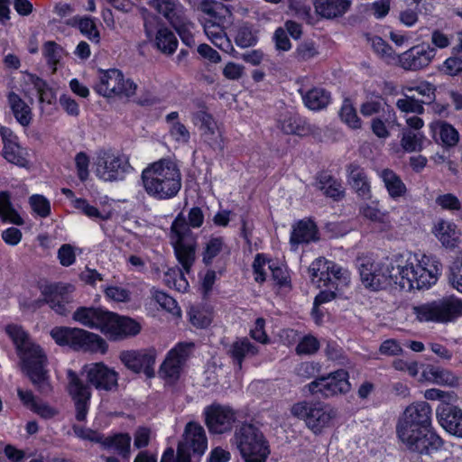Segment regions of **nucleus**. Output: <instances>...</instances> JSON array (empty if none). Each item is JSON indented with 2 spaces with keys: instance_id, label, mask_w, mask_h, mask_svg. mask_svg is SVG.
I'll return each instance as SVG.
<instances>
[{
  "instance_id": "37998d69",
  "label": "nucleus",
  "mask_w": 462,
  "mask_h": 462,
  "mask_svg": "<svg viewBox=\"0 0 462 462\" xmlns=\"http://www.w3.org/2000/svg\"><path fill=\"white\" fill-rule=\"evenodd\" d=\"M163 281L168 287L174 288L180 292H185L189 288L183 271L177 266L168 269L164 273Z\"/></svg>"
},
{
  "instance_id": "5701e85b",
  "label": "nucleus",
  "mask_w": 462,
  "mask_h": 462,
  "mask_svg": "<svg viewBox=\"0 0 462 462\" xmlns=\"http://www.w3.org/2000/svg\"><path fill=\"white\" fill-rule=\"evenodd\" d=\"M192 121L199 125L201 138L205 143L215 151L224 150L222 133L214 117L205 110H199L192 114Z\"/></svg>"
},
{
  "instance_id": "4c0bfd02",
  "label": "nucleus",
  "mask_w": 462,
  "mask_h": 462,
  "mask_svg": "<svg viewBox=\"0 0 462 462\" xmlns=\"http://www.w3.org/2000/svg\"><path fill=\"white\" fill-rule=\"evenodd\" d=\"M379 175L392 199H396L406 194L407 188L405 184L393 171L383 169Z\"/></svg>"
},
{
  "instance_id": "423d86ee",
  "label": "nucleus",
  "mask_w": 462,
  "mask_h": 462,
  "mask_svg": "<svg viewBox=\"0 0 462 462\" xmlns=\"http://www.w3.org/2000/svg\"><path fill=\"white\" fill-rule=\"evenodd\" d=\"M233 443L245 462H265L270 445L262 430L253 423L244 422L236 429Z\"/></svg>"
},
{
  "instance_id": "a211bd4d",
  "label": "nucleus",
  "mask_w": 462,
  "mask_h": 462,
  "mask_svg": "<svg viewBox=\"0 0 462 462\" xmlns=\"http://www.w3.org/2000/svg\"><path fill=\"white\" fill-rule=\"evenodd\" d=\"M157 352L154 348L124 350L119 354L122 364L135 374L143 373L146 377L155 375L154 364Z\"/></svg>"
},
{
  "instance_id": "6e6552de",
  "label": "nucleus",
  "mask_w": 462,
  "mask_h": 462,
  "mask_svg": "<svg viewBox=\"0 0 462 462\" xmlns=\"http://www.w3.org/2000/svg\"><path fill=\"white\" fill-rule=\"evenodd\" d=\"M412 313L420 322H453L462 317V300L454 295L445 296L413 306Z\"/></svg>"
},
{
  "instance_id": "603ef678",
  "label": "nucleus",
  "mask_w": 462,
  "mask_h": 462,
  "mask_svg": "<svg viewBox=\"0 0 462 462\" xmlns=\"http://www.w3.org/2000/svg\"><path fill=\"white\" fill-rule=\"evenodd\" d=\"M278 127L286 134H301L300 120L291 113H286L278 121Z\"/></svg>"
},
{
  "instance_id": "e2e57ef3",
  "label": "nucleus",
  "mask_w": 462,
  "mask_h": 462,
  "mask_svg": "<svg viewBox=\"0 0 462 462\" xmlns=\"http://www.w3.org/2000/svg\"><path fill=\"white\" fill-rule=\"evenodd\" d=\"M170 134L178 143H188L190 139V134L187 127L180 122H173L170 127Z\"/></svg>"
},
{
  "instance_id": "ddd939ff",
  "label": "nucleus",
  "mask_w": 462,
  "mask_h": 462,
  "mask_svg": "<svg viewBox=\"0 0 462 462\" xmlns=\"http://www.w3.org/2000/svg\"><path fill=\"white\" fill-rule=\"evenodd\" d=\"M95 90L105 97H132L135 94L137 85L131 79H125L121 70L110 69L100 70L98 82L94 87Z\"/></svg>"
},
{
  "instance_id": "f03ea898",
  "label": "nucleus",
  "mask_w": 462,
  "mask_h": 462,
  "mask_svg": "<svg viewBox=\"0 0 462 462\" xmlns=\"http://www.w3.org/2000/svg\"><path fill=\"white\" fill-rule=\"evenodd\" d=\"M5 332L15 346L23 373L40 393L50 394L52 392V386L46 368L48 358L43 349L34 343L29 334L19 325H7Z\"/></svg>"
},
{
  "instance_id": "ea45409f",
  "label": "nucleus",
  "mask_w": 462,
  "mask_h": 462,
  "mask_svg": "<svg viewBox=\"0 0 462 462\" xmlns=\"http://www.w3.org/2000/svg\"><path fill=\"white\" fill-rule=\"evenodd\" d=\"M305 106L311 110L325 108L330 102V93L321 88H313L302 94Z\"/></svg>"
},
{
  "instance_id": "aec40b11",
  "label": "nucleus",
  "mask_w": 462,
  "mask_h": 462,
  "mask_svg": "<svg viewBox=\"0 0 462 462\" xmlns=\"http://www.w3.org/2000/svg\"><path fill=\"white\" fill-rule=\"evenodd\" d=\"M436 53V49L430 44H418L399 54L397 64L405 70H420L432 62Z\"/></svg>"
},
{
  "instance_id": "a19ab883",
  "label": "nucleus",
  "mask_w": 462,
  "mask_h": 462,
  "mask_svg": "<svg viewBox=\"0 0 462 462\" xmlns=\"http://www.w3.org/2000/svg\"><path fill=\"white\" fill-rule=\"evenodd\" d=\"M66 24L72 27H79L80 32L88 37L90 41L95 42H99V32L92 18L74 16L66 21Z\"/></svg>"
},
{
  "instance_id": "c9c22d12",
  "label": "nucleus",
  "mask_w": 462,
  "mask_h": 462,
  "mask_svg": "<svg viewBox=\"0 0 462 462\" xmlns=\"http://www.w3.org/2000/svg\"><path fill=\"white\" fill-rule=\"evenodd\" d=\"M440 425L450 433L459 420H462V411L449 403H441L437 409Z\"/></svg>"
},
{
  "instance_id": "8fccbe9b",
  "label": "nucleus",
  "mask_w": 462,
  "mask_h": 462,
  "mask_svg": "<svg viewBox=\"0 0 462 462\" xmlns=\"http://www.w3.org/2000/svg\"><path fill=\"white\" fill-rule=\"evenodd\" d=\"M359 212L364 217L373 222L382 224L383 230H389L391 228V223L388 219L387 214L382 212L377 208L369 204H365L360 207Z\"/></svg>"
},
{
  "instance_id": "20e7f679",
  "label": "nucleus",
  "mask_w": 462,
  "mask_h": 462,
  "mask_svg": "<svg viewBox=\"0 0 462 462\" xmlns=\"http://www.w3.org/2000/svg\"><path fill=\"white\" fill-rule=\"evenodd\" d=\"M141 179L146 193L159 200L176 197L181 189L180 171L169 159H161L148 165L143 171Z\"/></svg>"
},
{
  "instance_id": "c03bdc74",
  "label": "nucleus",
  "mask_w": 462,
  "mask_h": 462,
  "mask_svg": "<svg viewBox=\"0 0 462 462\" xmlns=\"http://www.w3.org/2000/svg\"><path fill=\"white\" fill-rule=\"evenodd\" d=\"M130 443L131 437L129 434H117L106 438L102 442L105 448H114L124 458H128L130 456Z\"/></svg>"
},
{
  "instance_id": "7ed1b4c3",
  "label": "nucleus",
  "mask_w": 462,
  "mask_h": 462,
  "mask_svg": "<svg viewBox=\"0 0 462 462\" xmlns=\"http://www.w3.org/2000/svg\"><path fill=\"white\" fill-rule=\"evenodd\" d=\"M204 214L200 208L189 209L188 217L179 213L171 226V241L178 262L183 271L189 273L196 260L197 236L191 227L199 228L203 225Z\"/></svg>"
},
{
  "instance_id": "6e6d98bb",
  "label": "nucleus",
  "mask_w": 462,
  "mask_h": 462,
  "mask_svg": "<svg viewBox=\"0 0 462 462\" xmlns=\"http://www.w3.org/2000/svg\"><path fill=\"white\" fill-rule=\"evenodd\" d=\"M42 52L47 60L48 64L53 67V71L56 70V65L60 62L63 49L55 42L49 41L43 44Z\"/></svg>"
},
{
  "instance_id": "412c9836",
  "label": "nucleus",
  "mask_w": 462,
  "mask_h": 462,
  "mask_svg": "<svg viewBox=\"0 0 462 462\" xmlns=\"http://www.w3.org/2000/svg\"><path fill=\"white\" fill-rule=\"evenodd\" d=\"M87 382L97 391L113 392L118 387L119 374L104 363H94L85 366Z\"/></svg>"
},
{
  "instance_id": "473e14b6",
  "label": "nucleus",
  "mask_w": 462,
  "mask_h": 462,
  "mask_svg": "<svg viewBox=\"0 0 462 462\" xmlns=\"http://www.w3.org/2000/svg\"><path fill=\"white\" fill-rule=\"evenodd\" d=\"M430 128L435 141H440L443 145L454 146L458 142V132L451 125L446 122H432Z\"/></svg>"
},
{
  "instance_id": "f3484780",
  "label": "nucleus",
  "mask_w": 462,
  "mask_h": 462,
  "mask_svg": "<svg viewBox=\"0 0 462 462\" xmlns=\"http://www.w3.org/2000/svg\"><path fill=\"white\" fill-rule=\"evenodd\" d=\"M67 378V390L74 402L76 420L84 421L88 412L91 399L90 384L88 382L85 383L78 374L72 370H68Z\"/></svg>"
},
{
  "instance_id": "49530a36",
  "label": "nucleus",
  "mask_w": 462,
  "mask_h": 462,
  "mask_svg": "<svg viewBox=\"0 0 462 462\" xmlns=\"http://www.w3.org/2000/svg\"><path fill=\"white\" fill-rule=\"evenodd\" d=\"M372 48L383 60L389 64H397L399 55L381 37L374 36L370 38Z\"/></svg>"
},
{
  "instance_id": "774afa93",
  "label": "nucleus",
  "mask_w": 462,
  "mask_h": 462,
  "mask_svg": "<svg viewBox=\"0 0 462 462\" xmlns=\"http://www.w3.org/2000/svg\"><path fill=\"white\" fill-rule=\"evenodd\" d=\"M58 258L62 266H70L75 263L76 254L74 248L69 244L62 245L58 250Z\"/></svg>"
},
{
  "instance_id": "7c9ffc66",
  "label": "nucleus",
  "mask_w": 462,
  "mask_h": 462,
  "mask_svg": "<svg viewBox=\"0 0 462 462\" xmlns=\"http://www.w3.org/2000/svg\"><path fill=\"white\" fill-rule=\"evenodd\" d=\"M433 233L442 245L447 248H454L458 244L460 232L452 222L445 220L439 221L435 225Z\"/></svg>"
},
{
  "instance_id": "5fc2aeb1",
  "label": "nucleus",
  "mask_w": 462,
  "mask_h": 462,
  "mask_svg": "<svg viewBox=\"0 0 462 462\" xmlns=\"http://www.w3.org/2000/svg\"><path fill=\"white\" fill-rule=\"evenodd\" d=\"M424 136L420 133L412 131L403 132L401 140L402 147L407 152L420 151L422 148Z\"/></svg>"
},
{
  "instance_id": "680f3d73",
  "label": "nucleus",
  "mask_w": 462,
  "mask_h": 462,
  "mask_svg": "<svg viewBox=\"0 0 462 462\" xmlns=\"http://www.w3.org/2000/svg\"><path fill=\"white\" fill-rule=\"evenodd\" d=\"M422 104L423 103L414 97H406L405 98L398 99L396 106L398 109L405 113L422 114L424 112Z\"/></svg>"
},
{
  "instance_id": "58836bf2",
  "label": "nucleus",
  "mask_w": 462,
  "mask_h": 462,
  "mask_svg": "<svg viewBox=\"0 0 462 462\" xmlns=\"http://www.w3.org/2000/svg\"><path fill=\"white\" fill-rule=\"evenodd\" d=\"M154 45L163 54L171 55L178 47V40L169 28L161 27L156 32Z\"/></svg>"
},
{
  "instance_id": "3c124183",
  "label": "nucleus",
  "mask_w": 462,
  "mask_h": 462,
  "mask_svg": "<svg viewBox=\"0 0 462 462\" xmlns=\"http://www.w3.org/2000/svg\"><path fill=\"white\" fill-rule=\"evenodd\" d=\"M31 82L33 85V88L36 89L39 95V101L41 103H47L49 105L53 104L56 100V94L51 88L47 82L42 79L32 76Z\"/></svg>"
},
{
  "instance_id": "4468645a",
  "label": "nucleus",
  "mask_w": 462,
  "mask_h": 462,
  "mask_svg": "<svg viewBox=\"0 0 462 462\" xmlns=\"http://www.w3.org/2000/svg\"><path fill=\"white\" fill-rule=\"evenodd\" d=\"M208 447V439L204 428L197 422H189L184 430L183 440L177 448L175 462H190L193 456L201 457Z\"/></svg>"
},
{
  "instance_id": "9b49d317",
  "label": "nucleus",
  "mask_w": 462,
  "mask_h": 462,
  "mask_svg": "<svg viewBox=\"0 0 462 462\" xmlns=\"http://www.w3.org/2000/svg\"><path fill=\"white\" fill-rule=\"evenodd\" d=\"M96 175L105 181L123 180L132 167L128 157L112 150H101L97 152L95 162Z\"/></svg>"
},
{
  "instance_id": "bb28decb",
  "label": "nucleus",
  "mask_w": 462,
  "mask_h": 462,
  "mask_svg": "<svg viewBox=\"0 0 462 462\" xmlns=\"http://www.w3.org/2000/svg\"><path fill=\"white\" fill-rule=\"evenodd\" d=\"M319 240L318 228L310 219H302L292 226L290 243L294 250L300 244H309Z\"/></svg>"
},
{
  "instance_id": "e433bc0d",
  "label": "nucleus",
  "mask_w": 462,
  "mask_h": 462,
  "mask_svg": "<svg viewBox=\"0 0 462 462\" xmlns=\"http://www.w3.org/2000/svg\"><path fill=\"white\" fill-rule=\"evenodd\" d=\"M8 103L15 119L23 126H28L32 121V109L18 94L10 92L8 94Z\"/></svg>"
},
{
  "instance_id": "69168bd1",
  "label": "nucleus",
  "mask_w": 462,
  "mask_h": 462,
  "mask_svg": "<svg viewBox=\"0 0 462 462\" xmlns=\"http://www.w3.org/2000/svg\"><path fill=\"white\" fill-rule=\"evenodd\" d=\"M320 370V365L315 362H302L297 365L295 371L297 375L309 379L316 376Z\"/></svg>"
},
{
  "instance_id": "dca6fc26",
  "label": "nucleus",
  "mask_w": 462,
  "mask_h": 462,
  "mask_svg": "<svg viewBox=\"0 0 462 462\" xmlns=\"http://www.w3.org/2000/svg\"><path fill=\"white\" fill-rule=\"evenodd\" d=\"M349 374L344 369H338L327 375H321L308 384L311 394H319L324 398H330L337 394H345L351 389L348 381Z\"/></svg>"
},
{
  "instance_id": "4be33fe9",
  "label": "nucleus",
  "mask_w": 462,
  "mask_h": 462,
  "mask_svg": "<svg viewBox=\"0 0 462 462\" xmlns=\"http://www.w3.org/2000/svg\"><path fill=\"white\" fill-rule=\"evenodd\" d=\"M205 421L213 434H223L232 430L236 421V413L228 406L213 403L205 408Z\"/></svg>"
},
{
  "instance_id": "864d4df0",
  "label": "nucleus",
  "mask_w": 462,
  "mask_h": 462,
  "mask_svg": "<svg viewBox=\"0 0 462 462\" xmlns=\"http://www.w3.org/2000/svg\"><path fill=\"white\" fill-rule=\"evenodd\" d=\"M339 116L341 120L345 122L349 127L353 129L361 128V119L358 117L356 108L353 106V105L348 99H346L343 102V105L339 112Z\"/></svg>"
},
{
  "instance_id": "13d9d810",
  "label": "nucleus",
  "mask_w": 462,
  "mask_h": 462,
  "mask_svg": "<svg viewBox=\"0 0 462 462\" xmlns=\"http://www.w3.org/2000/svg\"><path fill=\"white\" fill-rule=\"evenodd\" d=\"M319 348V340L313 336H305L297 345L295 351L297 355H313Z\"/></svg>"
},
{
  "instance_id": "393cba45",
  "label": "nucleus",
  "mask_w": 462,
  "mask_h": 462,
  "mask_svg": "<svg viewBox=\"0 0 462 462\" xmlns=\"http://www.w3.org/2000/svg\"><path fill=\"white\" fill-rule=\"evenodd\" d=\"M347 182L358 197L368 199L371 197V186L364 168L358 163L352 162L346 165Z\"/></svg>"
},
{
  "instance_id": "de8ad7c7",
  "label": "nucleus",
  "mask_w": 462,
  "mask_h": 462,
  "mask_svg": "<svg viewBox=\"0 0 462 462\" xmlns=\"http://www.w3.org/2000/svg\"><path fill=\"white\" fill-rule=\"evenodd\" d=\"M171 26L178 32L182 42L189 48L195 46V39L192 33L194 29V23H191L185 15L179 19L176 23H172Z\"/></svg>"
},
{
  "instance_id": "f257e3e1",
  "label": "nucleus",
  "mask_w": 462,
  "mask_h": 462,
  "mask_svg": "<svg viewBox=\"0 0 462 462\" xmlns=\"http://www.w3.org/2000/svg\"><path fill=\"white\" fill-rule=\"evenodd\" d=\"M363 284L377 291L391 280L403 291L428 289L435 284L441 273L442 264L433 256L422 255L420 259L409 258L406 264L398 267L393 274L389 265L375 263L369 257L358 258L356 263Z\"/></svg>"
},
{
  "instance_id": "72a5a7b5",
  "label": "nucleus",
  "mask_w": 462,
  "mask_h": 462,
  "mask_svg": "<svg viewBox=\"0 0 462 462\" xmlns=\"http://www.w3.org/2000/svg\"><path fill=\"white\" fill-rule=\"evenodd\" d=\"M423 375L427 380L436 384L450 387H455L459 384V377L450 370L442 367L430 365L423 371Z\"/></svg>"
},
{
  "instance_id": "4d7b16f0",
  "label": "nucleus",
  "mask_w": 462,
  "mask_h": 462,
  "mask_svg": "<svg viewBox=\"0 0 462 462\" xmlns=\"http://www.w3.org/2000/svg\"><path fill=\"white\" fill-rule=\"evenodd\" d=\"M152 297L155 301L168 312L173 315H179L180 313V309L178 307L177 301L167 293L162 291L152 290Z\"/></svg>"
},
{
  "instance_id": "09e8293b",
  "label": "nucleus",
  "mask_w": 462,
  "mask_h": 462,
  "mask_svg": "<svg viewBox=\"0 0 462 462\" xmlns=\"http://www.w3.org/2000/svg\"><path fill=\"white\" fill-rule=\"evenodd\" d=\"M235 42L241 48H248L255 45L257 42V36L253 26L248 23L240 24L236 31Z\"/></svg>"
},
{
  "instance_id": "bf43d9fd",
  "label": "nucleus",
  "mask_w": 462,
  "mask_h": 462,
  "mask_svg": "<svg viewBox=\"0 0 462 462\" xmlns=\"http://www.w3.org/2000/svg\"><path fill=\"white\" fill-rule=\"evenodd\" d=\"M32 209L42 217H47L51 213L49 200L42 195H32L29 199Z\"/></svg>"
},
{
  "instance_id": "2eb2a0df",
  "label": "nucleus",
  "mask_w": 462,
  "mask_h": 462,
  "mask_svg": "<svg viewBox=\"0 0 462 462\" xmlns=\"http://www.w3.org/2000/svg\"><path fill=\"white\" fill-rule=\"evenodd\" d=\"M193 349L194 344L191 342L178 343L168 352L161 365L159 369L160 376L168 383L177 382Z\"/></svg>"
},
{
  "instance_id": "cd10ccee",
  "label": "nucleus",
  "mask_w": 462,
  "mask_h": 462,
  "mask_svg": "<svg viewBox=\"0 0 462 462\" xmlns=\"http://www.w3.org/2000/svg\"><path fill=\"white\" fill-rule=\"evenodd\" d=\"M106 314L107 310L100 308L79 307L73 313V319L85 327L102 332Z\"/></svg>"
},
{
  "instance_id": "9d476101",
  "label": "nucleus",
  "mask_w": 462,
  "mask_h": 462,
  "mask_svg": "<svg viewBox=\"0 0 462 462\" xmlns=\"http://www.w3.org/2000/svg\"><path fill=\"white\" fill-rule=\"evenodd\" d=\"M291 412L294 417L303 420L315 434H320L325 428L329 427L337 415L335 408L319 402H297L291 406Z\"/></svg>"
},
{
  "instance_id": "c85d7f7f",
  "label": "nucleus",
  "mask_w": 462,
  "mask_h": 462,
  "mask_svg": "<svg viewBox=\"0 0 462 462\" xmlns=\"http://www.w3.org/2000/svg\"><path fill=\"white\" fill-rule=\"evenodd\" d=\"M402 417L407 420L412 418L414 423L421 427L423 430H431V408L426 402H418L409 405Z\"/></svg>"
},
{
  "instance_id": "6ab92c4d",
  "label": "nucleus",
  "mask_w": 462,
  "mask_h": 462,
  "mask_svg": "<svg viewBox=\"0 0 462 462\" xmlns=\"http://www.w3.org/2000/svg\"><path fill=\"white\" fill-rule=\"evenodd\" d=\"M141 326L134 319L107 311L102 333L110 340H122L139 334Z\"/></svg>"
},
{
  "instance_id": "0eeeda50",
  "label": "nucleus",
  "mask_w": 462,
  "mask_h": 462,
  "mask_svg": "<svg viewBox=\"0 0 462 462\" xmlns=\"http://www.w3.org/2000/svg\"><path fill=\"white\" fill-rule=\"evenodd\" d=\"M409 420L400 417L396 425V433L400 440L411 451L420 455H430L441 448L442 439L431 430H423L414 423L412 418Z\"/></svg>"
},
{
  "instance_id": "0e129e2a",
  "label": "nucleus",
  "mask_w": 462,
  "mask_h": 462,
  "mask_svg": "<svg viewBox=\"0 0 462 462\" xmlns=\"http://www.w3.org/2000/svg\"><path fill=\"white\" fill-rule=\"evenodd\" d=\"M440 70L452 77L462 75V60L457 57H450L444 61Z\"/></svg>"
},
{
  "instance_id": "b1692460",
  "label": "nucleus",
  "mask_w": 462,
  "mask_h": 462,
  "mask_svg": "<svg viewBox=\"0 0 462 462\" xmlns=\"http://www.w3.org/2000/svg\"><path fill=\"white\" fill-rule=\"evenodd\" d=\"M1 136L4 143L3 156L9 162L20 167H26L28 160L26 152L16 142V136L5 128L1 129Z\"/></svg>"
},
{
  "instance_id": "f8f14e48",
  "label": "nucleus",
  "mask_w": 462,
  "mask_h": 462,
  "mask_svg": "<svg viewBox=\"0 0 462 462\" xmlns=\"http://www.w3.org/2000/svg\"><path fill=\"white\" fill-rule=\"evenodd\" d=\"M74 286L61 282L46 284L42 288V299L34 300L32 307L35 310L44 304L60 316H67L72 310L71 296Z\"/></svg>"
},
{
  "instance_id": "a18cd8bd",
  "label": "nucleus",
  "mask_w": 462,
  "mask_h": 462,
  "mask_svg": "<svg viewBox=\"0 0 462 462\" xmlns=\"http://www.w3.org/2000/svg\"><path fill=\"white\" fill-rule=\"evenodd\" d=\"M0 217L15 225H23V220L12 207L10 194L7 191L0 192Z\"/></svg>"
},
{
  "instance_id": "79ce46f5",
  "label": "nucleus",
  "mask_w": 462,
  "mask_h": 462,
  "mask_svg": "<svg viewBox=\"0 0 462 462\" xmlns=\"http://www.w3.org/2000/svg\"><path fill=\"white\" fill-rule=\"evenodd\" d=\"M226 248L223 237H210L203 247L202 262L206 265H211L214 259Z\"/></svg>"
},
{
  "instance_id": "a878e982",
  "label": "nucleus",
  "mask_w": 462,
  "mask_h": 462,
  "mask_svg": "<svg viewBox=\"0 0 462 462\" xmlns=\"http://www.w3.org/2000/svg\"><path fill=\"white\" fill-rule=\"evenodd\" d=\"M259 352L258 346L253 344L247 337H241L235 340L227 349V356L232 359L233 364L242 369L243 362L255 356Z\"/></svg>"
},
{
  "instance_id": "052dcab7",
  "label": "nucleus",
  "mask_w": 462,
  "mask_h": 462,
  "mask_svg": "<svg viewBox=\"0 0 462 462\" xmlns=\"http://www.w3.org/2000/svg\"><path fill=\"white\" fill-rule=\"evenodd\" d=\"M74 207L90 218L102 220L108 218V216L103 215L96 207L90 205L85 199H77L74 201Z\"/></svg>"
},
{
  "instance_id": "338daca9",
  "label": "nucleus",
  "mask_w": 462,
  "mask_h": 462,
  "mask_svg": "<svg viewBox=\"0 0 462 462\" xmlns=\"http://www.w3.org/2000/svg\"><path fill=\"white\" fill-rule=\"evenodd\" d=\"M76 168L78 171V176L81 181H85L89 175L88 165H89V158L88 156L80 152L77 153L75 157Z\"/></svg>"
},
{
  "instance_id": "c756f323",
  "label": "nucleus",
  "mask_w": 462,
  "mask_h": 462,
  "mask_svg": "<svg viewBox=\"0 0 462 462\" xmlns=\"http://www.w3.org/2000/svg\"><path fill=\"white\" fill-rule=\"evenodd\" d=\"M351 5L350 0H315L316 13L326 19L342 16Z\"/></svg>"
},
{
  "instance_id": "1a4fd4ad",
  "label": "nucleus",
  "mask_w": 462,
  "mask_h": 462,
  "mask_svg": "<svg viewBox=\"0 0 462 462\" xmlns=\"http://www.w3.org/2000/svg\"><path fill=\"white\" fill-rule=\"evenodd\" d=\"M51 336L60 346H69L74 350L105 354L108 345L99 335L77 328L57 327Z\"/></svg>"
},
{
  "instance_id": "39448f33",
  "label": "nucleus",
  "mask_w": 462,
  "mask_h": 462,
  "mask_svg": "<svg viewBox=\"0 0 462 462\" xmlns=\"http://www.w3.org/2000/svg\"><path fill=\"white\" fill-rule=\"evenodd\" d=\"M199 10L208 15L203 23V29L208 40L226 52L232 50L231 41L225 32L233 22V14L229 7L217 1L202 0Z\"/></svg>"
},
{
  "instance_id": "f704fd0d",
  "label": "nucleus",
  "mask_w": 462,
  "mask_h": 462,
  "mask_svg": "<svg viewBox=\"0 0 462 462\" xmlns=\"http://www.w3.org/2000/svg\"><path fill=\"white\" fill-rule=\"evenodd\" d=\"M151 5L162 14L171 24L185 15L178 0H152Z\"/></svg>"
},
{
  "instance_id": "2f4dec72",
  "label": "nucleus",
  "mask_w": 462,
  "mask_h": 462,
  "mask_svg": "<svg viewBox=\"0 0 462 462\" xmlns=\"http://www.w3.org/2000/svg\"><path fill=\"white\" fill-rule=\"evenodd\" d=\"M360 113L366 117L379 115V116H383L386 122H391L395 118L393 110L390 106L386 105L379 96L364 102L360 106Z\"/></svg>"
}]
</instances>
